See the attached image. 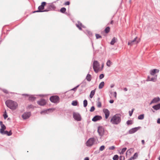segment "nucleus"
Instances as JSON below:
<instances>
[{
  "mask_svg": "<svg viewBox=\"0 0 160 160\" xmlns=\"http://www.w3.org/2000/svg\"><path fill=\"white\" fill-rule=\"evenodd\" d=\"M144 115L143 114H141L138 116V118L139 119L142 120L144 118Z\"/></svg>",
  "mask_w": 160,
  "mask_h": 160,
  "instance_id": "28",
  "label": "nucleus"
},
{
  "mask_svg": "<svg viewBox=\"0 0 160 160\" xmlns=\"http://www.w3.org/2000/svg\"><path fill=\"white\" fill-rule=\"evenodd\" d=\"M102 68H103V65H102Z\"/></svg>",
  "mask_w": 160,
  "mask_h": 160,
  "instance_id": "62",
  "label": "nucleus"
},
{
  "mask_svg": "<svg viewBox=\"0 0 160 160\" xmlns=\"http://www.w3.org/2000/svg\"><path fill=\"white\" fill-rule=\"evenodd\" d=\"M102 118L101 116H96L92 119V121L94 122H96L98 120H101Z\"/></svg>",
  "mask_w": 160,
  "mask_h": 160,
  "instance_id": "14",
  "label": "nucleus"
},
{
  "mask_svg": "<svg viewBox=\"0 0 160 160\" xmlns=\"http://www.w3.org/2000/svg\"><path fill=\"white\" fill-rule=\"evenodd\" d=\"M87 104H88V102H87V100H84L83 101V106H84L85 107H86L87 105Z\"/></svg>",
  "mask_w": 160,
  "mask_h": 160,
  "instance_id": "33",
  "label": "nucleus"
},
{
  "mask_svg": "<svg viewBox=\"0 0 160 160\" xmlns=\"http://www.w3.org/2000/svg\"><path fill=\"white\" fill-rule=\"evenodd\" d=\"M86 79L88 81H90L91 79V75L90 74H88L86 77Z\"/></svg>",
  "mask_w": 160,
  "mask_h": 160,
  "instance_id": "25",
  "label": "nucleus"
},
{
  "mask_svg": "<svg viewBox=\"0 0 160 160\" xmlns=\"http://www.w3.org/2000/svg\"><path fill=\"white\" fill-rule=\"evenodd\" d=\"M93 68L94 71L96 73H97L100 71V64L99 62L97 61H94L93 63Z\"/></svg>",
  "mask_w": 160,
  "mask_h": 160,
  "instance_id": "3",
  "label": "nucleus"
},
{
  "mask_svg": "<svg viewBox=\"0 0 160 160\" xmlns=\"http://www.w3.org/2000/svg\"><path fill=\"white\" fill-rule=\"evenodd\" d=\"M84 160H89V158L88 157H86L84 158Z\"/></svg>",
  "mask_w": 160,
  "mask_h": 160,
  "instance_id": "53",
  "label": "nucleus"
},
{
  "mask_svg": "<svg viewBox=\"0 0 160 160\" xmlns=\"http://www.w3.org/2000/svg\"><path fill=\"white\" fill-rule=\"evenodd\" d=\"M142 143L143 145L145 143L144 141V140H142Z\"/></svg>",
  "mask_w": 160,
  "mask_h": 160,
  "instance_id": "54",
  "label": "nucleus"
},
{
  "mask_svg": "<svg viewBox=\"0 0 160 160\" xmlns=\"http://www.w3.org/2000/svg\"><path fill=\"white\" fill-rule=\"evenodd\" d=\"M37 103L39 105L41 106H44L46 104V102L45 100L42 99L39 101H38Z\"/></svg>",
  "mask_w": 160,
  "mask_h": 160,
  "instance_id": "12",
  "label": "nucleus"
},
{
  "mask_svg": "<svg viewBox=\"0 0 160 160\" xmlns=\"http://www.w3.org/2000/svg\"><path fill=\"white\" fill-rule=\"evenodd\" d=\"M138 155L137 153H135L133 157H132V158L133 159H135L136 158L138 157Z\"/></svg>",
  "mask_w": 160,
  "mask_h": 160,
  "instance_id": "32",
  "label": "nucleus"
},
{
  "mask_svg": "<svg viewBox=\"0 0 160 160\" xmlns=\"http://www.w3.org/2000/svg\"><path fill=\"white\" fill-rule=\"evenodd\" d=\"M94 142L95 141L93 138H90L87 142L86 144L87 146L90 147L93 144Z\"/></svg>",
  "mask_w": 160,
  "mask_h": 160,
  "instance_id": "7",
  "label": "nucleus"
},
{
  "mask_svg": "<svg viewBox=\"0 0 160 160\" xmlns=\"http://www.w3.org/2000/svg\"><path fill=\"white\" fill-rule=\"evenodd\" d=\"M104 148H105L104 146H103V145L102 146L100 147V148H99V150L102 151L104 149Z\"/></svg>",
  "mask_w": 160,
  "mask_h": 160,
  "instance_id": "39",
  "label": "nucleus"
},
{
  "mask_svg": "<svg viewBox=\"0 0 160 160\" xmlns=\"http://www.w3.org/2000/svg\"><path fill=\"white\" fill-rule=\"evenodd\" d=\"M76 26L80 30L82 29V23H78V24H76Z\"/></svg>",
  "mask_w": 160,
  "mask_h": 160,
  "instance_id": "26",
  "label": "nucleus"
},
{
  "mask_svg": "<svg viewBox=\"0 0 160 160\" xmlns=\"http://www.w3.org/2000/svg\"><path fill=\"white\" fill-rule=\"evenodd\" d=\"M127 150V148H125L122 149L121 152H120V153L121 154H123L124 152L126 151Z\"/></svg>",
  "mask_w": 160,
  "mask_h": 160,
  "instance_id": "35",
  "label": "nucleus"
},
{
  "mask_svg": "<svg viewBox=\"0 0 160 160\" xmlns=\"http://www.w3.org/2000/svg\"><path fill=\"white\" fill-rule=\"evenodd\" d=\"M110 30V28L109 27H107L105 29V32L106 33H108Z\"/></svg>",
  "mask_w": 160,
  "mask_h": 160,
  "instance_id": "27",
  "label": "nucleus"
},
{
  "mask_svg": "<svg viewBox=\"0 0 160 160\" xmlns=\"http://www.w3.org/2000/svg\"><path fill=\"white\" fill-rule=\"evenodd\" d=\"M73 118L76 120L78 121H80L81 120L80 115L79 114L76 113H73Z\"/></svg>",
  "mask_w": 160,
  "mask_h": 160,
  "instance_id": "8",
  "label": "nucleus"
},
{
  "mask_svg": "<svg viewBox=\"0 0 160 160\" xmlns=\"http://www.w3.org/2000/svg\"><path fill=\"white\" fill-rule=\"evenodd\" d=\"M157 122L158 123L160 124V118L158 119Z\"/></svg>",
  "mask_w": 160,
  "mask_h": 160,
  "instance_id": "51",
  "label": "nucleus"
},
{
  "mask_svg": "<svg viewBox=\"0 0 160 160\" xmlns=\"http://www.w3.org/2000/svg\"><path fill=\"white\" fill-rule=\"evenodd\" d=\"M0 124L1 126V128L0 129V132H3V131L4 130L6 129V126L2 123V121L0 122Z\"/></svg>",
  "mask_w": 160,
  "mask_h": 160,
  "instance_id": "15",
  "label": "nucleus"
},
{
  "mask_svg": "<svg viewBox=\"0 0 160 160\" xmlns=\"http://www.w3.org/2000/svg\"><path fill=\"white\" fill-rule=\"evenodd\" d=\"M115 148L114 146H112L109 147V150H114L115 149Z\"/></svg>",
  "mask_w": 160,
  "mask_h": 160,
  "instance_id": "45",
  "label": "nucleus"
},
{
  "mask_svg": "<svg viewBox=\"0 0 160 160\" xmlns=\"http://www.w3.org/2000/svg\"><path fill=\"white\" fill-rule=\"evenodd\" d=\"M133 111V110L132 109L131 111H130L129 112V114L130 116H132V114Z\"/></svg>",
  "mask_w": 160,
  "mask_h": 160,
  "instance_id": "47",
  "label": "nucleus"
},
{
  "mask_svg": "<svg viewBox=\"0 0 160 160\" xmlns=\"http://www.w3.org/2000/svg\"><path fill=\"white\" fill-rule=\"evenodd\" d=\"M121 121V118L118 115H115L111 118L110 122L113 124H118Z\"/></svg>",
  "mask_w": 160,
  "mask_h": 160,
  "instance_id": "2",
  "label": "nucleus"
},
{
  "mask_svg": "<svg viewBox=\"0 0 160 160\" xmlns=\"http://www.w3.org/2000/svg\"><path fill=\"white\" fill-rule=\"evenodd\" d=\"M159 160H160V156L158 158Z\"/></svg>",
  "mask_w": 160,
  "mask_h": 160,
  "instance_id": "61",
  "label": "nucleus"
},
{
  "mask_svg": "<svg viewBox=\"0 0 160 160\" xmlns=\"http://www.w3.org/2000/svg\"><path fill=\"white\" fill-rule=\"evenodd\" d=\"M30 116V112L25 113L22 115V117L23 119H26L28 118Z\"/></svg>",
  "mask_w": 160,
  "mask_h": 160,
  "instance_id": "11",
  "label": "nucleus"
},
{
  "mask_svg": "<svg viewBox=\"0 0 160 160\" xmlns=\"http://www.w3.org/2000/svg\"><path fill=\"white\" fill-rule=\"evenodd\" d=\"M95 110V108L94 106H92L91 108L90 111L91 112H93Z\"/></svg>",
  "mask_w": 160,
  "mask_h": 160,
  "instance_id": "41",
  "label": "nucleus"
},
{
  "mask_svg": "<svg viewBox=\"0 0 160 160\" xmlns=\"http://www.w3.org/2000/svg\"><path fill=\"white\" fill-rule=\"evenodd\" d=\"M114 97L115 98H116L117 97V93L116 92H114Z\"/></svg>",
  "mask_w": 160,
  "mask_h": 160,
  "instance_id": "52",
  "label": "nucleus"
},
{
  "mask_svg": "<svg viewBox=\"0 0 160 160\" xmlns=\"http://www.w3.org/2000/svg\"><path fill=\"white\" fill-rule=\"evenodd\" d=\"M113 102H114V101L113 100H111L109 101L110 103H113Z\"/></svg>",
  "mask_w": 160,
  "mask_h": 160,
  "instance_id": "50",
  "label": "nucleus"
},
{
  "mask_svg": "<svg viewBox=\"0 0 160 160\" xmlns=\"http://www.w3.org/2000/svg\"><path fill=\"white\" fill-rule=\"evenodd\" d=\"M66 11V9L65 8H62L60 9V12L62 13H64Z\"/></svg>",
  "mask_w": 160,
  "mask_h": 160,
  "instance_id": "31",
  "label": "nucleus"
},
{
  "mask_svg": "<svg viewBox=\"0 0 160 160\" xmlns=\"http://www.w3.org/2000/svg\"><path fill=\"white\" fill-rule=\"evenodd\" d=\"M72 104L73 106H76L78 104V102L77 101H73Z\"/></svg>",
  "mask_w": 160,
  "mask_h": 160,
  "instance_id": "34",
  "label": "nucleus"
},
{
  "mask_svg": "<svg viewBox=\"0 0 160 160\" xmlns=\"http://www.w3.org/2000/svg\"><path fill=\"white\" fill-rule=\"evenodd\" d=\"M113 23V21H112L111 22H110V23L112 24Z\"/></svg>",
  "mask_w": 160,
  "mask_h": 160,
  "instance_id": "56",
  "label": "nucleus"
},
{
  "mask_svg": "<svg viewBox=\"0 0 160 160\" xmlns=\"http://www.w3.org/2000/svg\"><path fill=\"white\" fill-rule=\"evenodd\" d=\"M95 92V90H94L91 91L89 95V97L91 98H92L93 96L94 95Z\"/></svg>",
  "mask_w": 160,
  "mask_h": 160,
  "instance_id": "22",
  "label": "nucleus"
},
{
  "mask_svg": "<svg viewBox=\"0 0 160 160\" xmlns=\"http://www.w3.org/2000/svg\"><path fill=\"white\" fill-rule=\"evenodd\" d=\"M46 4V2H43L42 3L41 5L39 6L38 7V10L35 11L33 12V13L35 12H43L42 10L44 9V7Z\"/></svg>",
  "mask_w": 160,
  "mask_h": 160,
  "instance_id": "6",
  "label": "nucleus"
},
{
  "mask_svg": "<svg viewBox=\"0 0 160 160\" xmlns=\"http://www.w3.org/2000/svg\"><path fill=\"white\" fill-rule=\"evenodd\" d=\"M157 76H156V77L155 78H150L148 77V80L150 81L155 82L157 80Z\"/></svg>",
  "mask_w": 160,
  "mask_h": 160,
  "instance_id": "24",
  "label": "nucleus"
},
{
  "mask_svg": "<svg viewBox=\"0 0 160 160\" xmlns=\"http://www.w3.org/2000/svg\"><path fill=\"white\" fill-rule=\"evenodd\" d=\"M2 91L5 93H8V91L6 90H3Z\"/></svg>",
  "mask_w": 160,
  "mask_h": 160,
  "instance_id": "49",
  "label": "nucleus"
},
{
  "mask_svg": "<svg viewBox=\"0 0 160 160\" xmlns=\"http://www.w3.org/2000/svg\"><path fill=\"white\" fill-rule=\"evenodd\" d=\"M140 38H138L137 37H136L134 39L129 41L128 43V45L132 46L134 44H137L140 41Z\"/></svg>",
  "mask_w": 160,
  "mask_h": 160,
  "instance_id": "4",
  "label": "nucleus"
},
{
  "mask_svg": "<svg viewBox=\"0 0 160 160\" xmlns=\"http://www.w3.org/2000/svg\"><path fill=\"white\" fill-rule=\"evenodd\" d=\"M124 157L123 156H121L120 157V160H124Z\"/></svg>",
  "mask_w": 160,
  "mask_h": 160,
  "instance_id": "46",
  "label": "nucleus"
},
{
  "mask_svg": "<svg viewBox=\"0 0 160 160\" xmlns=\"http://www.w3.org/2000/svg\"><path fill=\"white\" fill-rule=\"evenodd\" d=\"M51 101L54 103H57L59 102V98L57 96H52L50 98Z\"/></svg>",
  "mask_w": 160,
  "mask_h": 160,
  "instance_id": "5",
  "label": "nucleus"
},
{
  "mask_svg": "<svg viewBox=\"0 0 160 160\" xmlns=\"http://www.w3.org/2000/svg\"><path fill=\"white\" fill-rule=\"evenodd\" d=\"M118 156L117 155H116L113 156V159L114 160H118Z\"/></svg>",
  "mask_w": 160,
  "mask_h": 160,
  "instance_id": "36",
  "label": "nucleus"
},
{
  "mask_svg": "<svg viewBox=\"0 0 160 160\" xmlns=\"http://www.w3.org/2000/svg\"><path fill=\"white\" fill-rule=\"evenodd\" d=\"M48 110H49L42 111L40 113L41 114H42L43 113H45L47 112Z\"/></svg>",
  "mask_w": 160,
  "mask_h": 160,
  "instance_id": "44",
  "label": "nucleus"
},
{
  "mask_svg": "<svg viewBox=\"0 0 160 160\" xmlns=\"http://www.w3.org/2000/svg\"><path fill=\"white\" fill-rule=\"evenodd\" d=\"M113 87V85H111V88H112Z\"/></svg>",
  "mask_w": 160,
  "mask_h": 160,
  "instance_id": "60",
  "label": "nucleus"
},
{
  "mask_svg": "<svg viewBox=\"0 0 160 160\" xmlns=\"http://www.w3.org/2000/svg\"><path fill=\"white\" fill-rule=\"evenodd\" d=\"M104 75L103 74H101L99 76V78L101 79L104 78Z\"/></svg>",
  "mask_w": 160,
  "mask_h": 160,
  "instance_id": "42",
  "label": "nucleus"
},
{
  "mask_svg": "<svg viewBox=\"0 0 160 160\" xmlns=\"http://www.w3.org/2000/svg\"><path fill=\"white\" fill-rule=\"evenodd\" d=\"M103 111L105 114V118L107 119L110 115L109 111L107 109L104 108L103 110Z\"/></svg>",
  "mask_w": 160,
  "mask_h": 160,
  "instance_id": "9",
  "label": "nucleus"
},
{
  "mask_svg": "<svg viewBox=\"0 0 160 160\" xmlns=\"http://www.w3.org/2000/svg\"><path fill=\"white\" fill-rule=\"evenodd\" d=\"M97 39H98L101 38V36L99 34H97L95 35Z\"/></svg>",
  "mask_w": 160,
  "mask_h": 160,
  "instance_id": "40",
  "label": "nucleus"
},
{
  "mask_svg": "<svg viewBox=\"0 0 160 160\" xmlns=\"http://www.w3.org/2000/svg\"><path fill=\"white\" fill-rule=\"evenodd\" d=\"M132 159H133L132 157H131L128 160H132Z\"/></svg>",
  "mask_w": 160,
  "mask_h": 160,
  "instance_id": "57",
  "label": "nucleus"
},
{
  "mask_svg": "<svg viewBox=\"0 0 160 160\" xmlns=\"http://www.w3.org/2000/svg\"><path fill=\"white\" fill-rule=\"evenodd\" d=\"M132 123V120H128L127 122V124L128 125H131Z\"/></svg>",
  "mask_w": 160,
  "mask_h": 160,
  "instance_id": "37",
  "label": "nucleus"
},
{
  "mask_svg": "<svg viewBox=\"0 0 160 160\" xmlns=\"http://www.w3.org/2000/svg\"><path fill=\"white\" fill-rule=\"evenodd\" d=\"M78 87V86H77V87H75V88H73L71 90H76L77 89V88Z\"/></svg>",
  "mask_w": 160,
  "mask_h": 160,
  "instance_id": "48",
  "label": "nucleus"
},
{
  "mask_svg": "<svg viewBox=\"0 0 160 160\" xmlns=\"http://www.w3.org/2000/svg\"><path fill=\"white\" fill-rule=\"evenodd\" d=\"M70 3L69 2L67 1L65 2L64 5H69Z\"/></svg>",
  "mask_w": 160,
  "mask_h": 160,
  "instance_id": "43",
  "label": "nucleus"
},
{
  "mask_svg": "<svg viewBox=\"0 0 160 160\" xmlns=\"http://www.w3.org/2000/svg\"><path fill=\"white\" fill-rule=\"evenodd\" d=\"M117 39L116 38L114 37L112 40L110 44L112 45H113L117 42Z\"/></svg>",
  "mask_w": 160,
  "mask_h": 160,
  "instance_id": "20",
  "label": "nucleus"
},
{
  "mask_svg": "<svg viewBox=\"0 0 160 160\" xmlns=\"http://www.w3.org/2000/svg\"><path fill=\"white\" fill-rule=\"evenodd\" d=\"M98 131L100 136H102L104 133V130L102 127H99L98 128Z\"/></svg>",
  "mask_w": 160,
  "mask_h": 160,
  "instance_id": "10",
  "label": "nucleus"
},
{
  "mask_svg": "<svg viewBox=\"0 0 160 160\" xmlns=\"http://www.w3.org/2000/svg\"><path fill=\"white\" fill-rule=\"evenodd\" d=\"M0 133L3 134H6L8 136H9L12 134V132L11 131H10L9 132H8L7 131H3V132H0Z\"/></svg>",
  "mask_w": 160,
  "mask_h": 160,
  "instance_id": "16",
  "label": "nucleus"
},
{
  "mask_svg": "<svg viewBox=\"0 0 160 160\" xmlns=\"http://www.w3.org/2000/svg\"><path fill=\"white\" fill-rule=\"evenodd\" d=\"M48 10H45L43 11V12H47Z\"/></svg>",
  "mask_w": 160,
  "mask_h": 160,
  "instance_id": "59",
  "label": "nucleus"
},
{
  "mask_svg": "<svg viewBox=\"0 0 160 160\" xmlns=\"http://www.w3.org/2000/svg\"><path fill=\"white\" fill-rule=\"evenodd\" d=\"M160 100V99L159 98L157 97L154 98L152 101L151 102L150 104H151L153 103H155L158 102H159Z\"/></svg>",
  "mask_w": 160,
  "mask_h": 160,
  "instance_id": "18",
  "label": "nucleus"
},
{
  "mask_svg": "<svg viewBox=\"0 0 160 160\" xmlns=\"http://www.w3.org/2000/svg\"><path fill=\"white\" fill-rule=\"evenodd\" d=\"M159 70L157 69H154L150 71V74L152 75H154L156 73H158Z\"/></svg>",
  "mask_w": 160,
  "mask_h": 160,
  "instance_id": "17",
  "label": "nucleus"
},
{
  "mask_svg": "<svg viewBox=\"0 0 160 160\" xmlns=\"http://www.w3.org/2000/svg\"><path fill=\"white\" fill-rule=\"evenodd\" d=\"M97 104L98 108H100L102 106L101 103L99 101L97 102Z\"/></svg>",
  "mask_w": 160,
  "mask_h": 160,
  "instance_id": "30",
  "label": "nucleus"
},
{
  "mask_svg": "<svg viewBox=\"0 0 160 160\" xmlns=\"http://www.w3.org/2000/svg\"><path fill=\"white\" fill-rule=\"evenodd\" d=\"M3 116L4 117V119H5L8 118V115H7V114L6 113V111H5V112L4 114L3 115Z\"/></svg>",
  "mask_w": 160,
  "mask_h": 160,
  "instance_id": "38",
  "label": "nucleus"
},
{
  "mask_svg": "<svg viewBox=\"0 0 160 160\" xmlns=\"http://www.w3.org/2000/svg\"><path fill=\"white\" fill-rule=\"evenodd\" d=\"M32 105H30L29 106V107L30 108H32Z\"/></svg>",
  "mask_w": 160,
  "mask_h": 160,
  "instance_id": "58",
  "label": "nucleus"
},
{
  "mask_svg": "<svg viewBox=\"0 0 160 160\" xmlns=\"http://www.w3.org/2000/svg\"><path fill=\"white\" fill-rule=\"evenodd\" d=\"M104 82H102L100 83L99 85V89H102L104 86Z\"/></svg>",
  "mask_w": 160,
  "mask_h": 160,
  "instance_id": "23",
  "label": "nucleus"
},
{
  "mask_svg": "<svg viewBox=\"0 0 160 160\" xmlns=\"http://www.w3.org/2000/svg\"><path fill=\"white\" fill-rule=\"evenodd\" d=\"M5 103L7 107L12 110L16 109L18 106L17 102L12 100H7Z\"/></svg>",
  "mask_w": 160,
  "mask_h": 160,
  "instance_id": "1",
  "label": "nucleus"
},
{
  "mask_svg": "<svg viewBox=\"0 0 160 160\" xmlns=\"http://www.w3.org/2000/svg\"><path fill=\"white\" fill-rule=\"evenodd\" d=\"M22 95H26L27 96H28L29 97L28 99L29 100L32 101H33L35 100L36 99L35 97L33 96H32V95L29 96L27 94H25V95L23 94Z\"/></svg>",
  "mask_w": 160,
  "mask_h": 160,
  "instance_id": "19",
  "label": "nucleus"
},
{
  "mask_svg": "<svg viewBox=\"0 0 160 160\" xmlns=\"http://www.w3.org/2000/svg\"><path fill=\"white\" fill-rule=\"evenodd\" d=\"M139 128L138 127L132 128L129 130L128 133L130 134L133 133L137 131Z\"/></svg>",
  "mask_w": 160,
  "mask_h": 160,
  "instance_id": "13",
  "label": "nucleus"
},
{
  "mask_svg": "<svg viewBox=\"0 0 160 160\" xmlns=\"http://www.w3.org/2000/svg\"><path fill=\"white\" fill-rule=\"evenodd\" d=\"M124 90L125 91H126L128 90V89L126 88H124Z\"/></svg>",
  "mask_w": 160,
  "mask_h": 160,
  "instance_id": "55",
  "label": "nucleus"
},
{
  "mask_svg": "<svg viewBox=\"0 0 160 160\" xmlns=\"http://www.w3.org/2000/svg\"><path fill=\"white\" fill-rule=\"evenodd\" d=\"M111 64L112 62L110 60H108L106 63L108 67H110Z\"/></svg>",
  "mask_w": 160,
  "mask_h": 160,
  "instance_id": "29",
  "label": "nucleus"
},
{
  "mask_svg": "<svg viewBox=\"0 0 160 160\" xmlns=\"http://www.w3.org/2000/svg\"><path fill=\"white\" fill-rule=\"evenodd\" d=\"M152 108L156 110H158L160 108V103L153 106Z\"/></svg>",
  "mask_w": 160,
  "mask_h": 160,
  "instance_id": "21",
  "label": "nucleus"
}]
</instances>
